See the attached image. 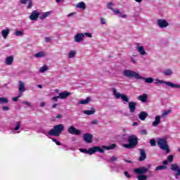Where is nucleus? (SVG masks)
<instances>
[{
  "label": "nucleus",
  "mask_w": 180,
  "mask_h": 180,
  "mask_svg": "<svg viewBox=\"0 0 180 180\" xmlns=\"http://www.w3.org/2000/svg\"><path fill=\"white\" fill-rule=\"evenodd\" d=\"M61 117H63V115L61 114H58L56 115V119H61Z\"/></svg>",
  "instance_id": "bf43d9fd"
},
{
  "label": "nucleus",
  "mask_w": 180,
  "mask_h": 180,
  "mask_svg": "<svg viewBox=\"0 0 180 180\" xmlns=\"http://www.w3.org/2000/svg\"><path fill=\"white\" fill-rule=\"evenodd\" d=\"M76 8H79V9H86V5L83 2H79L76 4Z\"/></svg>",
  "instance_id": "c85d7f7f"
},
{
  "label": "nucleus",
  "mask_w": 180,
  "mask_h": 180,
  "mask_svg": "<svg viewBox=\"0 0 180 180\" xmlns=\"http://www.w3.org/2000/svg\"><path fill=\"white\" fill-rule=\"evenodd\" d=\"M9 101L6 98H0V103H8Z\"/></svg>",
  "instance_id": "4c0bfd02"
},
{
  "label": "nucleus",
  "mask_w": 180,
  "mask_h": 180,
  "mask_svg": "<svg viewBox=\"0 0 180 180\" xmlns=\"http://www.w3.org/2000/svg\"><path fill=\"white\" fill-rule=\"evenodd\" d=\"M19 96H17V97H13V102H16L17 101H18V99H19Z\"/></svg>",
  "instance_id": "13d9d810"
},
{
  "label": "nucleus",
  "mask_w": 180,
  "mask_h": 180,
  "mask_svg": "<svg viewBox=\"0 0 180 180\" xmlns=\"http://www.w3.org/2000/svg\"><path fill=\"white\" fill-rule=\"evenodd\" d=\"M15 36H23V32L22 31H15Z\"/></svg>",
  "instance_id": "09e8293b"
},
{
  "label": "nucleus",
  "mask_w": 180,
  "mask_h": 180,
  "mask_svg": "<svg viewBox=\"0 0 180 180\" xmlns=\"http://www.w3.org/2000/svg\"><path fill=\"white\" fill-rule=\"evenodd\" d=\"M128 106L130 113H134V112H136V106H137V103L133 101L128 102Z\"/></svg>",
  "instance_id": "2eb2a0df"
},
{
  "label": "nucleus",
  "mask_w": 180,
  "mask_h": 180,
  "mask_svg": "<svg viewBox=\"0 0 180 180\" xmlns=\"http://www.w3.org/2000/svg\"><path fill=\"white\" fill-rule=\"evenodd\" d=\"M136 2H138V4H141V2H143V0H134Z\"/></svg>",
  "instance_id": "338daca9"
},
{
  "label": "nucleus",
  "mask_w": 180,
  "mask_h": 180,
  "mask_svg": "<svg viewBox=\"0 0 180 180\" xmlns=\"http://www.w3.org/2000/svg\"><path fill=\"white\" fill-rule=\"evenodd\" d=\"M57 106H58V103H55L52 105V108L53 109H56V108H57Z\"/></svg>",
  "instance_id": "e2e57ef3"
},
{
  "label": "nucleus",
  "mask_w": 180,
  "mask_h": 180,
  "mask_svg": "<svg viewBox=\"0 0 180 180\" xmlns=\"http://www.w3.org/2000/svg\"><path fill=\"white\" fill-rule=\"evenodd\" d=\"M138 180H147V176L145 174H139L136 176Z\"/></svg>",
  "instance_id": "473e14b6"
},
{
  "label": "nucleus",
  "mask_w": 180,
  "mask_h": 180,
  "mask_svg": "<svg viewBox=\"0 0 180 180\" xmlns=\"http://www.w3.org/2000/svg\"><path fill=\"white\" fill-rule=\"evenodd\" d=\"M22 103L23 105H26V106H27L28 108L32 107V103L28 102V101H22Z\"/></svg>",
  "instance_id": "a19ab883"
},
{
  "label": "nucleus",
  "mask_w": 180,
  "mask_h": 180,
  "mask_svg": "<svg viewBox=\"0 0 180 180\" xmlns=\"http://www.w3.org/2000/svg\"><path fill=\"white\" fill-rule=\"evenodd\" d=\"M96 112V110L95 108H91L90 110H84L83 113L84 115H87V116H91L92 115H95V112Z\"/></svg>",
  "instance_id": "412c9836"
},
{
  "label": "nucleus",
  "mask_w": 180,
  "mask_h": 180,
  "mask_svg": "<svg viewBox=\"0 0 180 180\" xmlns=\"http://www.w3.org/2000/svg\"><path fill=\"white\" fill-rule=\"evenodd\" d=\"M51 40V39L50 37H46L45 38V41L46 43H50Z\"/></svg>",
  "instance_id": "6e6d98bb"
},
{
  "label": "nucleus",
  "mask_w": 180,
  "mask_h": 180,
  "mask_svg": "<svg viewBox=\"0 0 180 180\" xmlns=\"http://www.w3.org/2000/svg\"><path fill=\"white\" fill-rule=\"evenodd\" d=\"M163 165H168V160L163 161Z\"/></svg>",
  "instance_id": "0e129e2a"
},
{
  "label": "nucleus",
  "mask_w": 180,
  "mask_h": 180,
  "mask_svg": "<svg viewBox=\"0 0 180 180\" xmlns=\"http://www.w3.org/2000/svg\"><path fill=\"white\" fill-rule=\"evenodd\" d=\"M68 131L70 134H75V136H81L82 131L80 129L75 128L74 126H70L68 129Z\"/></svg>",
  "instance_id": "6e6552de"
},
{
  "label": "nucleus",
  "mask_w": 180,
  "mask_h": 180,
  "mask_svg": "<svg viewBox=\"0 0 180 180\" xmlns=\"http://www.w3.org/2000/svg\"><path fill=\"white\" fill-rule=\"evenodd\" d=\"M157 144L160 150H163V151H166L167 153H169V146L167 143V139H158Z\"/></svg>",
  "instance_id": "39448f33"
},
{
  "label": "nucleus",
  "mask_w": 180,
  "mask_h": 180,
  "mask_svg": "<svg viewBox=\"0 0 180 180\" xmlns=\"http://www.w3.org/2000/svg\"><path fill=\"white\" fill-rule=\"evenodd\" d=\"M84 34V37H85V36H86V37H92V33L91 32H86V33H83Z\"/></svg>",
  "instance_id": "a18cd8bd"
},
{
  "label": "nucleus",
  "mask_w": 180,
  "mask_h": 180,
  "mask_svg": "<svg viewBox=\"0 0 180 180\" xmlns=\"http://www.w3.org/2000/svg\"><path fill=\"white\" fill-rule=\"evenodd\" d=\"M153 83L155 84H165V85H167L168 86H171L172 88H180V85L175 84L171 82H165L162 80H160L158 79H153Z\"/></svg>",
  "instance_id": "0eeeda50"
},
{
  "label": "nucleus",
  "mask_w": 180,
  "mask_h": 180,
  "mask_svg": "<svg viewBox=\"0 0 180 180\" xmlns=\"http://www.w3.org/2000/svg\"><path fill=\"white\" fill-rule=\"evenodd\" d=\"M150 144L152 147H155V139H150Z\"/></svg>",
  "instance_id": "37998d69"
},
{
  "label": "nucleus",
  "mask_w": 180,
  "mask_h": 180,
  "mask_svg": "<svg viewBox=\"0 0 180 180\" xmlns=\"http://www.w3.org/2000/svg\"><path fill=\"white\" fill-rule=\"evenodd\" d=\"M2 109L4 111H8V110H9V107H8V106H3Z\"/></svg>",
  "instance_id": "5fc2aeb1"
},
{
  "label": "nucleus",
  "mask_w": 180,
  "mask_h": 180,
  "mask_svg": "<svg viewBox=\"0 0 180 180\" xmlns=\"http://www.w3.org/2000/svg\"><path fill=\"white\" fill-rule=\"evenodd\" d=\"M130 60H131V63H133V64H136L137 63V61L136 60V59L133 56L130 57Z\"/></svg>",
  "instance_id": "3c124183"
},
{
  "label": "nucleus",
  "mask_w": 180,
  "mask_h": 180,
  "mask_svg": "<svg viewBox=\"0 0 180 180\" xmlns=\"http://www.w3.org/2000/svg\"><path fill=\"white\" fill-rule=\"evenodd\" d=\"M167 161L169 162H172L174 161V156L172 155H170L167 157Z\"/></svg>",
  "instance_id": "79ce46f5"
},
{
  "label": "nucleus",
  "mask_w": 180,
  "mask_h": 180,
  "mask_svg": "<svg viewBox=\"0 0 180 180\" xmlns=\"http://www.w3.org/2000/svg\"><path fill=\"white\" fill-rule=\"evenodd\" d=\"M102 148H106L107 150H115V148H116V144H112L110 146H103Z\"/></svg>",
  "instance_id": "2f4dec72"
},
{
  "label": "nucleus",
  "mask_w": 180,
  "mask_h": 180,
  "mask_svg": "<svg viewBox=\"0 0 180 180\" xmlns=\"http://www.w3.org/2000/svg\"><path fill=\"white\" fill-rule=\"evenodd\" d=\"M136 50L141 56H147V52H146V50L144 49V46L138 45L136 46Z\"/></svg>",
  "instance_id": "a211bd4d"
},
{
  "label": "nucleus",
  "mask_w": 180,
  "mask_h": 180,
  "mask_svg": "<svg viewBox=\"0 0 180 180\" xmlns=\"http://www.w3.org/2000/svg\"><path fill=\"white\" fill-rule=\"evenodd\" d=\"M40 106H41V108H44V106H46V103H44V102L41 103Z\"/></svg>",
  "instance_id": "680f3d73"
},
{
  "label": "nucleus",
  "mask_w": 180,
  "mask_h": 180,
  "mask_svg": "<svg viewBox=\"0 0 180 180\" xmlns=\"http://www.w3.org/2000/svg\"><path fill=\"white\" fill-rule=\"evenodd\" d=\"M5 63L6 64V65H12V63H13V56H11L8 57L6 59Z\"/></svg>",
  "instance_id": "bb28decb"
},
{
  "label": "nucleus",
  "mask_w": 180,
  "mask_h": 180,
  "mask_svg": "<svg viewBox=\"0 0 180 180\" xmlns=\"http://www.w3.org/2000/svg\"><path fill=\"white\" fill-rule=\"evenodd\" d=\"M20 3L22 4V5H26V4H28L27 9H32V6H33L32 0H20Z\"/></svg>",
  "instance_id": "aec40b11"
},
{
  "label": "nucleus",
  "mask_w": 180,
  "mask_h": 180,
  "mask_svg": "<svg viewBox=\"0 0 180 180\" xmlns=\"http://www.w3.org/2000/svg\"><path fill=\"white\" fill-rule=\"evenodd\" d=\"M101 25H106V20L105 18H101Z\"/></svg>",
  "instance_id": "603ef678"
},
{
  "label": "nucleus",
  "mask_w": 180,
  "mask_h": 180,
  "mask_svg": "<svg viewBox=\"0 0 180 180\" xmlns=\"http://www.w3.org/2000/svg\"><path fill=\"white\" fill-rule=\"evenodd\" d=\"M55 92H56L57 94H58V93L60 92V89H55Z\"/></svg>",
  "instance_id": "774afa93"
},
{
  "label": "nucleus",
  "mask_w": 180,
  "mask_h": 180,
  "mask_svg": "<svg viewBox=\"0 0 180 180\" xmlns=\"http://www.w3.org/2000/svg\"><path fill=\"white\" fill-rule=\"evenodd\" d=\"M122 75L123 77H126L127 78H135L136 79H143L145 84H153L154 82V78L142 77L137 72H134L131 70H124L122 72Z\"/></svg>",
  "instance_id": "f257e3e1"
},
{
  "label": "nucleus",
  "mask_w": 180,
  "mask_h": 180,
  "mask_svg": "<svg viewBox=\"0 0 180 180\" xmlns=\"http://www.w3.org/2000/svg\"><path fill=\"white\" fill-rule=\"evenodd\" d=\"M52 141H53V143H56V146H61V142H59L58 141H57V139H52Z\"/></svg>",
  "instance_id": "49530a36"
},
{
  "label": "nucleus",
  "mask_w": 180,
  "mask_h": 180,
  "mask_svg": "<svg viewBox=\"0 0 180 180\" xmlns=\"http://www.w3.org/2000/svg\"><path fill=\"white\" fill-rule=\"evenodd\" d=\"M49 70V68L46 65L41 67L39 72H46Z\"/></svg>",
  "instance_id": "e433bc0d"
},
{
  "label": "nucleus",
  "mask_w": 180,
  "mask_h": 180,
  "mask_svg": "<svg viewBox=\"0 0 180 180\" xmlns=\"http://www.w3.org/2000/svg\"><path fill=\"white\" fill-rule=\"evenodd\" d=\"M161 118H162V117L160 115L155 116V120L152 123V126H153V127H157V126H158V124H161Z\"/></svg>",
  "instance_id": "f3484780"
},
{
  "label": "nucleus",
  "mask_w": 180,
  "mask_h": 180,
  "mask_svg": "<svg viewBox=\"0 0 180 180\" xmlns=\"http://www.w3.org/2000/svg\"><path fill=\"white\" fill-rule=\"evenodd\" d=\"M139 101L141 102L146 103L147 102V99H148V96L146 94H143L138 97Z\"/></svg>",
  "instance_id": "393cba45"
},
{
  "label": "nucleus",
  "mask_w": 180,
  "mask_h": 180,
  "mask_svg": "<svg viewBox=\"0 0 180 180\" xmlns=\"http://www.w3.org/2000/svg\"><path fill=\"white\" fill-rule=\"evenodd\" d=\"M148 117V113H147L146 111H142L139 113V117L140 120L144 121L146 120V118Z\"/></svg>",
  "instance_id": "4be33fe9"
},
{
  "label": "nucleus",
  "mask_w": 180,
  "mask_h": 180,
  "mask_svg": "<svg viewBox=\"0 0 180 180\" xmlns=\"http://www.w3.org/2000/svg\"><path fill=\"white\" fill-rule=\"evenodd\" d=\"M18 91L20 92L18 98H20V96H22V94L26 91V89L25 88V82L22 81L18 82Z\"/></svg>",
  "instance_id": "ddd939ff"
},
{
  "label": "nucleus",
  "mask_w": 180,
  "mask_h": 180,
  "mask_svg": "<svg viewBox=\"0 0 180 180\" xmlns=\"http://www.w3.org/2000/svg\"><path fill=\"white\" fill-rule=\"evenodd\" d=\"M112 6H113V2L110 1L107 4V8L108 9H110L111 11H113V8H112Z\"/></svg>",
  "instance_id": "58836bf2"
},
{
  "label": "nucleus",
  "mask_w": 180,
  "mask_h": 180,
  "mask_svg": "<svg viewBox=\"0 0 180 180\" xmlns=\"http://www.w3.org/2000/svg\"><path fill=\"white\" fill-rule=\"evenodd\" d=\"M157 23H158L159 27H160V29H164V28L167 27V26H169V23H168L167 22V20H164V19L158 20Z\"/></svg>",
  "instance_id": "9b49d317"
},
{
  "label": "nucleus",
  "mask_w": 180,
  "mask_h": 180,
  "mask_svg": "<svg viewBox=\"0 0 180 180\" xmlns=\"http://www.w3.org/2000/svg\"><path fill=\"white\" fill-rule=\"evenodd\" d=\"M171 112H172V110H165L162 112L160 117H162V118L167 117V116H168V115H169Z\"/></svg>",
  "instance_id": "c756f323"
},
{
  "label": "nucleus",
  "mask_w": 180,
  "mask_h": 180,
  "mask_svg": "<svg viewBox=\"0 0 180 180\" xmlns=\"http://www.w3.org/2000/svg\"><path fill=\"white\" fill-rule=\"evenodd\" d=\"M117 160H118L117 157L112 156L110 160H108V162H115V161H116Z\"/></svg>",
  "instance_id": "ea45409f"
},
{
  "label": "nucleus",
  "mask_w": 180,
  "mask_h": 180,
  "mask_svg": "<svg viewBox=\"0 0 180 180\" xmlns=\"http://www.w3.org/2000/svg\"><path fill=\"white\" fill-rule=\"evenodd\" d=\"M134 172L137 175H144V174H147V172H148V168L145 167H141L139 168L134 169Z\"/></svg>",
  "instance_id": "1a4fd4ad"
},
{
  "label": "nucleus",
  "mask_w": 180,
  "mask_h": 180,
  "mask_svg": "<svg viewBox=\"0 0 180 180\" xmlns=\"http://www.w3.org/2000/svg\"><path fill=\"white\" fill-rule=\"evenodd\" d=\"M71 95V93L67 91L59 93L58 98L59 99H67L68 96Z\"/></svg>",
  "instance_id": "dca6fc26"
},
{
  "label": "nucleus",
  "mask_w": 180,
  "mask_h": 180,
  "mask_svg": "<svg viewBox=\"0 0 180 180\" xmlns=\"http://www.w3.org/2000/svg\"><path fill=\"white\" fill-rule=\"evenodd\" d=\"M112 12H114V13H115V15H120V11H119V9L116 8H113L112 10Z\"/></svg>",
  "instance_id": "de8ad7c7"
},
{
  "label": "nucleus",
  "mask_w": 180,
  "mask_h": 180,
  "mask_svg": "<svg viewBox=\"0 0 180 180\" xmlns=\"http://www.w3.org/2000/svg\"><path fill=\"white\" fill-rule=\"evenodd\" d=\"M58 99H60V97L58 96L52 97V101L54 102H58Z\"/></svg>",
  "instance_id": "8fccbe9b"
},
{
  "label": "nucleus",
  "mask_w": 180,
  "mask_h": 180,
  "mask_svg": "<svg viewBox=\"0 0 180 180\" xmlns=\"http://www.w3.org/2000/svg\"><path fill=\"white\" fill-rule=\"evenodd\" d=\"M124 174L127 178H131V176L127 172H124Z\"/></svg>",
  "instance_id": "864d4df0"
},
{
  "label": "nucleus",
  "mask_w": 180,
  "mask_h": 180,
  "mask_svg": "<svg viewBox=\"0 0 180 180\" xmlns=\"http://www.w3.org/2000/svg\"><path fill=\"white\" fill-rule=\"evenodd\" d=\"M74 15H75V13H70L68 15V17L71 18V16H74Z\"/></svg>",
  "instance_id": "052dcab7"
},
{
  "label": "nucleus",
  "mask_w": 180,
  "mask_h": 180,
  "mask_svg": "<svg viewBox=\"0 0 180 180\" xmlns=\"http://www.w3.org/2000/svg\"><path fill=\"white\" fill-rule=\"evenodd\" d=\"M94 139V135L91 134H84L83 135V140L85 141V143H87L88 144H90L92 143V140Z\"/></svg>",
  "instance_id": "f8f14e48"
},
{
  "label": "nucleus",
  "mask_w": 180,
  "mask_h": 180,
  "mask_svg": "<svg viewBox=\"0 0 180 180\" xmlns=\"http://www.w3.org/2000/svg\"><path fill=\"white\" fill-rule=\"evenodd\" d=\"M120 17L122 18V19H126V18H127V15H121Z\"/></svg>",
  "instance_id": "69168bd1"
},
{
  "label": "nucleus",
  "mask_w": 180,
  "mask_h": 180,
  "mask_svg": "<svg viewBox=\"0 0 180 180\" xmlns=\"http://www.w3.org/2000/svg\"><path fill=\"white\" fill-rule=\"evenodd\" d=\"M91 101V97H87L86 99L80 101L78 103L79 105H88Z\"/></svg>",
  "instance_id": "a878e982"
},
{
  "label": "nucleus",
  "mask_w": 180,
  "mask_h": 180,
  "mask_svg": "<svg viewBox=\"0 0 180 180\" xmlns=\"http://www.w3.org/2000/svg\"><path fill=\"white\" fill-rule=\"evenodd\" d=\"M34 57H36L37 58H40L41 57H46V53H44L43 51L39 52L34 55Z\"/></svg>",
  "instance_id": "7c9ffc66"
},
{
  "label": "nucleus",
  "mask_w": 180,
  "mask_h": 180,
  "mask_svg": "<svg viewBox=\"0 0 180 180\" xmlns=\"http://www.w3.org/2000/svg\"><path fill=\"white\" fill-rule=\"evenodd\" d=\"M91 124H98V120H94L91 122Z\"/></svg>",
  "instance_id": "4d7b16f0"
},
{
  "label": "nucleus",
  "mask_w": 180,
  "mask_h": 180,
  "mask_svg": "<svg viewBox=\"0 0 180 180\" xmlns=\"http://www.w3.org/2000/svg\"><path fill=\"white\" fill-rule=\"evenodd\" d=\"M64 131V124H60L56 125L51 129L49 132L48 134L49 136H54L55 137H59L60 134Z\"/></svg>",
  "instance_id": "f03ea898"
},
{
  "label": "nucleus",
  "mask_w": 180,
  "mask_h": 180,
  "mask_svg": "<svg viewBox=\"0 0 180 180\" xmlns=\"http://www.w3.org/2000/svg\"><path fill=\"white\" fill-rule=\"evenodd\" d=\"M84 33H77L74 37V40L75 43H81V41H84Z\"/></svg>",
  "instance_id": "4468645a"
},
{
  "label": "nucleus",
  "mask_w": 180,
  "mask_h": 180,
  "mask_svg": "<svg viewBox=\"0 0 180 180\" xmlns=\"http://www.w3.org/2000/svg\"><path fill=\"white\" fill-rule=\"evenodd\" d=\"M163 74H165L166 76L172 75V70L167 69L163 72Z\"/></svg>",
  "instance_id": "72a5a7b5"
},
{
  "label": "nucleus",
  "mask_w": 180,
  "mask_h": 180,
  "mask_svg": "<svg viewBox=\"0 0 180 180\" xmlns=\"http://www.w3.org/2000/svg\"><path fill=\"white\" fill-rule=\"evenodd\" d=\"M75 54H77L75 51H71L68 54V57L70 58H74V57H75Z\"/></svg>",
  "instance_id": "f704fd0d"
},
{
  "label": "nucleus",
  "mask_w": 180,
  "mask_h": 180,
  "mask_svg": "<svg viewBox=\"0 0 180 180\" xmlns=\"http://www.w3.org/2000/svg\"><path fill=\"white\" fill-rule=\"evenodd\" d=\"M141 134H142L143 136H147L148 132L146 129H142L140 131Z\"/></svg>",
  "instance_id": "c03bdc74"
},
{
  "label": "nucleus",
  "mask_w": 180,
  "mask_h": 180,
  "mask_svg": "<svg viewBox=\"0 0 180 180\" xmlns=\"http://www.w3.org/2000/svg\"><path fill=\"white\" fill-rule=\"evenodd\" d=\"M39 16H40V13H39L37 10H34L31 13L29 18L30 20H34V22H36V20L39 19Z\"/></svg>",
  "instance_id": "9d476101"
},
{
  "label": "nucleus",
  "mask_w": 180,
  "mask_h": 180,
  "mask_svg": "<svg viewBox=\"0 0 180 180\" xmlns=\"http://www.w3.org/2000/svg\"><path fill=\"white\" fill-rule=\"evenodd\" d=\"M9 33H11V30L9 28L1 30V36H3V39H6L8 36H9Z\"/></svg>",
  "instance_id": "b1692460"
},
{
  "label": "nucleus",
  "mask_w": 180,
  "mask_h": 180,
  "mask_svg": "<svg viewBox=\"0 0 180 180\" xmlns=\"http://www.w3.org/2000/svg\"><path fill=\"white\" fill-rule=\"evenodd\" d=\"M112 92L114 94V96L117 99H119V98H121L122 102L124 103H128L129 102V97L124 94H121L120 93L117 92L116 89H112Z\"/></svg>",
  "instance_id": "423d86ee"
},
{
  "label": "nucleus",
  "mask_w": 180,
  "mask_h": 180,
  "mask_svg": "<svg viewBox=\"0 0 180 180\" xmlns=\"http://www.w3.org/2000/svg\"><path fill=\"white\" fill-rule=\"evenodd\" d=\"M128 144H124V148H134L136 144H139V138L136 135H131L128 137Z\"/></svg>",
  "instance_id": "7ed1b4c3"
},
{
  "label": "nucleus",
  "mask_w": 180,
  "mask_h": 180,
  "mask_svg": "<svg viewBox=\"0 0 180 180\" xmlns=\"http://www.w3.org/2000/svg\"><path fill=\"white\" fill-rule=\"evenodd\" d=\"M50 15H51V11H47L41 14L39 13V19H41V20H44V19L48 16H50Z\"/></svg>",
  "instance_id": "5701e85b"
},
{
  "label": "nucleus",
  "mask_w": 180,
  "mask_h": 180,
  "mask_svg": "<svg viewBox=\"0 0 180 180\" xmlns=\"http://www.w3.org/2000/svg\"><path fill=\"white\" fill-rule=\"evenodd\" d=\"M162 169H167V166L160 165L155 168V171H161Z\"/></svg>",
  "instance_id": "c9c22d12"
},
{
  "label": "nucleus",
  "mask_w": 180,
  "mask_h": 180,
  "mask_svg": "<svg viewBox=\"0 0 180 180\" xmlns=\"http://www.w3.org/2000/svg\"><path fill=\"white\" fill-rule=\"evenodd\" d=\"M20 129V122H18L15 124V127L13 131V134H16L17 133H20V131H18Z\"/></svg>",
  "instance_id": "cd10ccee"
},
{
  "label": "nucleus",
  "mask_w": 180,
  "mask_h": 180,
  "mask_svg": "<svg viewBox=\"0 0 180 180\" xmlns=\"http://www.w3.org/2000/svg\"><path fill=\"white\" fill-rule=\"evenodd\" d=\"M79 150L81 153H84V154H89V155H92V154H95V153H97V151L101 153H105V150L99 146H94L93 148H89V150L79 149Z\"/></svg>",
  "instance_id": "20e7f679"
},
{
  "label": "nucleus",
  "mask_w": 180,
  "mask_h": 180,
  "mask_svg": "<svg viewBox=\"0 0 180 180\" xmlns=\"http://www.w3.org/2000/svg\"><path fill=\"white\" fill-rule=\"evenodd\" d=\"M140 151V158H139V161H144L146 158H147V155L146 154V150L144 149L141 148L139 149Z\"/></svg>",
  "instance_id": "6ab92c4d"
}]
</instances>
